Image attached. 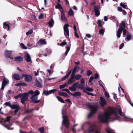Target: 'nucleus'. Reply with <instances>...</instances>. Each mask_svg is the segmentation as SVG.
<instances>
[{
    "instance_id": "obj_1",
    "label": "nucleus",
    "mask_w": 133,
    "mask_h": 133,
    "mask_svg": "<svg viewBox=\"0 0 133 133\" xmlns=\"http://www.w3.org/2000/svg\"><path fill=\"white\" fill-rule=\"evenodd\" d=\"M111 114L109 112H105L104 115L100 114L98 116V120L102 123H108V120L110 118Z\"/></svg>"
},
{
    "instance_id": "obj_2",
    "label": "nucleus",
    "mask_w": 133,
    "mask_h": 133,
    "mask_svg": "<svg viewBox=\"0 0 133 133\" xmlns=\"http://www.w3.org/2000/svg\"><path fill=\"white\" fill-rule=\"evenodd\" d=\"M86 105L90 110V112L87 116L88 118H89L91 117L96 112L98 108L97 106H94L91 104L90 103H87Z\"/></svg>"
},
{
    "instance_id": "obj_3",
    "label": "nucleus",
    "mask_w": 133,
    "mask_h": 133,
    "mask_svg": "<svg viewBox=\"0 0 133 133\" xmlns=\"http://www.w3.org/2000/svg\"><path fill=\"white\" fill-rule=\"evenodd\" d=\"M101 128L96 124L91 125L88 128L87 130L89 133H101Z\"/></svg>"
},
{
    "instance_id": "obj_4",
    "label": "nucleus",
    "mask_w": 133,
    "mask_h": 133,
    "mask_svg": "<svg viewBox=\"0 0 133 133\" xmlns=\"http://www.w3.org/2000/svg\"><path fill=\"white\" fill-rule=\"evenodd\" d=\"M62 113L63 115V118L62 124H64L66 129H68L70 124L69 121L67 117L66 116H63L64 113L63 110H62Z\"/></svg>"
},
{
    "instance_id": "obj_5",
    "label": "nucleus",
    "mask_w": 133,
    "mask_h": 133,
    "mask_svg": "<svg viewBox=\"0 0 133 133\" xmlns=\"http://www.w3.org/2000/svg\"><path fill=\"white\" fill-rule=\"evenodd\" d=\"M123 30V36L124 37L126 33V30L125 29H123V27L122 26H120L118 29V31L117 32V36L118 38H119L121 36V34L122 31Z\"/></svg>"
},
{
    "instance_id": "obj_6",
    "label": "nucleus",
    "mask_w": 133,
    "mask_h": 133,
    "mask_svg": "<svg viewBox=\"0 0 133 133\" xmlns=\"http://www.w3.org/2000/svg\"><path fill=\"white\" fill-rule=\"evenodd\" d=\"M69 26L68 24H66L64 26V34L66 37L67 38H68L69 37V32L68 29Z\"/></svg>"
},
{
    "instance_id": "obj_7",
    "label": "nucleus",
    "mask_w": 133,
    "mask_h": 133,
    "mask_svg": "<svg viewBox=\"0 0 133 133\" xmlns=\"http://www.w3.org/2000/svg\"><path fill=\"white\" fill-rule=\"evenodd\" d=\"M9 83V80L5 77H3V80L2 83V85L1 88L2 90H3L5 86L7 85Z\"/></svg>"
},
{
    "instance_id": "obj_8",
    "label": "nucleus",
    "mask_w": 133,
    "mask_h": 133,
    "mask_svg": "<svg viewBox=\"0 0 133 133\" xmlns=\"http://www.w3.org/2000/svg\"><path fill=\"white\" fill-rule=\"evenodd\" d=\"M28 94L27 93H24L23 95V96L21 98V102L23 104L25 105V102L26 101L28 98Z\"/></svg>"
},
{
    "instance_id": "obj_9",
    "label": "nucleus",
    "mask_w": 133,
    "mask_h": 133,
    "mask_svg": "<svg viewBox=\"0 0 133 133\" xmlns=\"http://www.w3.org/2000/svg\"><path fill=\"white\" fill-rule=\"evenodd\" d=\"M78 84V83L77 82L74 83L72 86L69 87V89L71 91H76L77 90L76 88H77V85Z\"/></svg>"
},
{
    "instance_id": "obj_10",
    "label": "nucleus",
    "mask_w": 133,
    "mask_h": 133,
    "mask_svg": "<svg viewBox=\"0 0 133 133\" xmlns=\"http://www.w3.org/2000/svg\"><path fill=\"white\" fill-rule=\"evenodd\" d=\"M25 58L26 61L30 63H32V61L31 60V56L28 53H26L25 54Z\"/></svg>"
},
{
    "instance_id": "obj_11",
    "label": "nucleus",
    "mask_w": 133,
    "mask_h": 133,
    "mask_svg": "<svg viewBox=\"0 0 133 133\" xmlns=\"http://www.w3.org/2000/svg\"><path fill=\"white\" fill-rule=\"evenodd\" d=\"M12 51L6 50L5 51L4 54L5 57L7 58H10L12 53Z\"/></svg>"
},
{
    "instance_id": "obj_12",
    "label": "nucleus",
    "mask_w": 133,
    "mask_h": 133,
    "mask_svg": "<svg viewBox=\"0 0 133 133\" xmlns=\"http://www.w3.org/2000/svg\"><path fill=\"white\" fill-rule=\"evenodd\" d=\"M99 7L97 6H96L94 7V11L95 12V14L96 16L98 17L100 14V12L99 10Z\"/></svg>"
},
{
    "instance_id": "obj_13",
    "label": "nucleus",
    "mask_w": 133,
    "mask_h": 133,
    "mask_svg": "<svg viewBox=\"0 0 133 133\" xmlns=\"http://www.w3.org/2000/svg\"><path fill=\"white\" fill-rule=\"evenodd\" d=\"M30 99L31 100L32 103H37L40 101V100H37L38 97L35 96H33L31 97Z\"/></svg>"
},
{
    "instance_id": "obj_14",
    "label": "nucleus",
    "mask_w": 133,
    "mask_h": 133,
    "mask_svg": "<svg viewBox=\"0 0 133 133\" xmlns=\"http://www.w3.org/2000/svg\"><path fill=\"white\" fill-rule=\"evenodd\" d=\"M101 101V104L102 107H104L107 104V103L104 98L102 97H100Z\"/></svg>"
},
{
    "instance_id": "obj_15",
    "label": "nucleus",
    "mask_w": 133,
    "mask_h": 133,
    "mask_svg": "<svg viewBox=\"0 0 133 133\" xmlns=\"http://www.w3.org/2000/svg\"><path fill=\"white\" fill-rule=\"evenodd\" d=\"M74 76L75 75H71V77L67 81L68 84L72 83L75 81L76 79H75Z\"/></svg>"
},
{
    "instance_id": "obj_16",
    "label": "nucleus",
    "mask_w": 133,
    "mask_h": 133,
    "mask_svg": "<svg viewBox=\"0 0 133 133\" xmlns=\"http://www.w3.org/2000/svg\"><path fill=\"white\" fill-rule=\"evenodd\" d=\"M22 77H25V80L27 82H29L31 81L32 79V75H22Z\"/></svg>"
},
{
    "instance_id": "obj_17",
    "label": "nucleus",
    "mask_w": 133,
    "mask_h": 133,
    "mask_svg": "<svg viewBox=\"0 0 133 133\" xmlns=\"http://www.w3.org/2000/svg\"><path fill=\"white\" fill-rule=\"evenodd\" d=\"M38 45H42L46 44V42L45 40L44 39H40L37 42Z\"/></svg>"
},
{
    "instance_id": "obj_18",
    "label": "nucleus",
    "mask_w": 133,
    "mask_h": 133,
    "mask_svg": "<svg viewBox=\"0 0 133 133\" xmlns=\"http://www.w3.org/2000/svg\"><path fill=\"white\" fill-rule=\"evenodd\" d=\"M55 64H52L51 65L50 67V70H48L47 71L49 73V75L51 74H52L53 71V69L54 66Z\"/></svg>"
},
{
    "instance_id": "obj_19",
    "label": "nucleus",
    "mask_w": 133,
    "mask_h": 133,
    "mask_svg": "<svg viewBox=\"0 0 133 133\" xmlns=\"http://www.w3.org/2000/svg\"><path fill=\"white\" fill-rule=\"evenodd\" d=\"M71 95L74 97L80 96L81 95V93L79 92H76L74 94L72 93Z\"/></svg>"
},
{
    "instance_id": "obj_20",
    "label": "nucleus",
    "mask_w": 133,
    "mask_h": 133,
    "mask_svg": "<svg viewBox=\"0 0 133 133\" xmlns=\"http://www.w3.org/2000/svg\"><path fill=\"white\" fill-rule=\"evenodd\" d=\"M56 9H58L61 12H63L62 8L61 5L59 3L58 4L55 6Z\"/></svg>"
},
{
    "instance_id": "obj_21",
    "label": "nucleus",
    "mask_w": 133,
    "mask_h": 133,
    "mask_svg": "<svg viewBox=\"0 0 133 133\" xmlns=\"http://www.w3.org/2000/svg\"><path fill=\"white\" fill-rule=\"evenodd\" d=\"M79 69V67L78 66H76L74 68V69L72 71V72L71 75H74L76 72L78 70V69Z\"/></svg>"
},
{
    "instance_id": "obj_22",
    "label": "nucleus",
    "mask_w": 133,
    "mask_h": 133,
    "mask_svg": "<svg viewBox=\"0 0 133 133\" xmlns=\"http://www.w3.org/2000/svg\"><path fill=\"white\" fill-rule=\"evenodd\" d=\"M63 12H61V20L63 21H66L67 20L66 18L65 15L64 14Z\"/></svg>"
},
{
    "instance_id": "obj_23",
    "label": "nucleus",
    "mask_w": 133,
    "mask_h": 133,
    "mask_svg": "<svg viewBox=\"0 0 133 133\" xmlns=\"http://www.w3.org/2000/svg\"><path fill=\"white\" fill-rule=\"evenodd\" d=\"M93 90L92 89L88 87L86 88L85 89H84L83 90V91L84 93L88 92H87V91L89 92H92Z\"/></svg>"
},
{
    "instance_id": "obj_24",
    "label": "nucleus",
    "mask_w": 133,
    "mask_h": 133,
    "mask_svg": "<svg viewBox=\"0 0 133 133\" xmlns=\"http://www.w3.org/2000/svg\"><path fill=\"white\" fill-rule=\"evenodd\" d=\"M35 82L36 86L39 88L42 87V85L38 80L36 79L35 81Z\"/></svg>"
},
{
    "instance_id": "obj_25",
    "label": "nucleus",
    "mask_w": 133,
    "mask_h": 133,
    "mask_svg": "<svg viewBox=\"0 0 133 133\" xmlns=\"http://www.w3.org/2000/svg\"><path fill=\"white\" fill-rule=\"evenodd\" d=\"M3 27L5 29H6L7 30H9V26L6 23V22H4V23Z\"/></svg>"
},
{
    "instance_id": "obj_26",
    "label": "nucleus",
    "mask_w": 133,
    "mask_h": 133,
    "mask_svg": "<svg viewBox=\"0 0 133 133\" xmlns=\"http://www.w3.org/2000/svg\"><path fill=\"white\" fill-rule=\"evenodd\" d=\"M15 61H22L23 60V58L21 56H17L15 58Z\"/></svg>"
},
{
    "instance_id": "obj_27",
    "label": "nucleus",
    "mask_w": 133,
    "mask_h": 133,
    "mask_svg": "<svg viewBox=\"0 0 133 133\" xmlns=\"http://www.w3.org/2000/svg\"><path fill=\"white\" fill-rule=\"evenodd\" d=\"M54 23V21L52 19H51L50 21L48 23V24L51 28L53 26Z\"/></svg>"
},
{
    "instance_id": "obj_28",
    "label": "nucleus",
    "mask_w": 133,
    "mask_h": 133,
    "mask_svg": "<svg viewBox=\"0 0 133 133\" xmlns=\"http://www.w3.org/2000/svg\"><path fill=\"white\" fill-rule=\"evenodd\" d=\"M77 87L78 89H80L81 90H83L84 88L85 85L84 84H79L77 85Z\"/></svg>"
},
{
    "instance_id": "obj_29",
    "label": "nucleus",
    "mask_w": 133,
    "mask_h": 133,
    "mask_svg": "<svg viewBox=\"0 0 133 133\" xmlns=\"http://www.w3.org/2000/svg\"><path fill=\"white\" fill-rule=\"evenodd\" d=\"M10 108L12 109H16L19 108L17 104H12L11 105Z\"/></svg>"
},
{
    "instance_id": "obj_30",
    "label": "nucleus",
    "mask_w": 133,
    "mask_h": 133,
    "mask_svg": "<svg viewBox=\"0 0 133 133\" xmlns=\"http://www.w3.org/2000/svg\"><path fill=\"white\" fill-rule=\"evenodd\" d=\"M13 78L16 80H19L20 79L21 77L20 75H13Z\"/></svg>"
},
{
    "instance_id": "obj_31",
    "label": "nucleus",
    "mask_w": 133,
    "mask_h": 133,
    "mask_svg": "<svg viewBox=\"0 0 133 133\" xmlns=\"http://www.w3.org/2000/svg\"><path fill=\"white\" fill-rule=\"evenodd\" d=\"M71 46V44H70L69 46H67L66 48V51L65 52V56H66L67 55V54L69 51L70 49V46Z\"/></svg>"
},
{
    "instance_id": "obj_32",
    "label": "nucleus",
    "mask_w": 133,
    "mask_h": 133,
    "mask_svg": "<svg viewBox=\"0 0 133 133\" xmlns=\"http://www.w3.org/2000/svg\"><path fill=\"white\" fill-rule=\"evenodd\" d=\"M118 112L122 116H124L125 114L123 113L121 108H119L118 110Z\"/></svg>"
},
{
    "instance_id": "obj_33",
    "label": "nucleus",
    "mask_w": 133,
    "mask_h": 133,
    "mask_svg": "<svg viewBox=\"0 0 133 133\" xmlns=\"http://www.w3.org/2000/svg\"><path fill=\"white\" fill-rule=\"evenodd\" d=\"M56 98L59 101L63 103H65L63 100L60 97L57 96H56Z\"/></svg>"
},
{
    "instance_id": "obj_34",
    "label": "nucleus",
    "mask_w": 133,
    "mask_h": 133,
    "mask_svg": "<svg viewBox=\"0 0 133 133\" xmlns=\"http://www.w3.org/2000/svg\"><path fill=\"white\" fill-rule=\"evenodd\" d=\"M68 14L69 15L72 16L74 15V12L71 8H70L68 11Z\"/></svg>"
},
{
    "instance_id": "obj_35",
    "label": "nucleus",
    "mask_w": 133,
    "mask_h": 133,
    "mask_svg": "<svg viewBox=\"0 0 133 133\" xmlns=\"http://www.w3.org/2000/svg\"><path fill=\"white\" fill-rule=\"evenodd\" d=\"M20 45L21 48L23 49H27V47L23 43H21L20 44Z\"/></svg>"
},
{
    "instance_id": "obj_36",
    "label": "nucleus",
    "mask_w": 133,
    "mask_h": 133,
    "mask_svg": "<svg viewBox=\"0 0 133 133\" xmlns=\"http://www.w3.org/2000/svg\"><path fill=\"white\" fill-rule=\"evenodd\" d=\"M23 96V94H19L17 95L14 96V98L16 99H17L18 98L22 97Z\"/></svg>"
},
{
    "instance_id": "obj_37",
    "label": "nucleus",
    "mask_w": 133,
    "mask_h": 133,
    "mask_svg": "<svg viewBox=\"0 0 133 133\" xmlns=\"http://www.w3.org/2000/svg\"><path fill=\"white\" fill-rule=\"evenodd\" d=\"M111 112L112 114H117V111L116 110L112 108H111Z\"/></svg>"
},
{
    "instance_id": "obj_38",
    "label": "nucleus",
    "mask_w": 133,
    "mask_h": 133,
    "mask_svg": "<svg viewBox=\"0 0 133 133\" xmlns=\"http://www.w3.org/2000/svg\"><path fill=\"white\" fill-rule=\"evenodd\" d=\"M66 85L67 84L66 83H65L62 85H60L59 86V88L61 89L64 88L66 86Z\"/></svg>"
},
{
    "instance_id": "obj_39",
    "label": "nucleus",
    "mask_w": 133,
    "mask_h": 133,
    "mask_svg": "<svg viewBox=\"0 0 133 133\" xmlns=\"http://www.w3.org/2000/svg\"><path fill=\"white\" fill-rule=\"evenodd\" d=\"M82 75H75L74 77L75 79L77 80H79L81 78Z\"/></svg>"
},
{
    "instance_id": "obj_40",
    "label": "nucleus",
    "mask_w": 133,
    "mask_h": 133,
    "mask_svg": "<svg viewBox=\"0 0 133 133\" xmlns=\"http://www.w3.org/2000/svg\"><path fill=\"white\" fill-rule=\"evenodd\" d=\"M35 109H32L31 110H25V112L26 113L31 112H32L35 110Z\"/></svg>"
},
{
    "instance_id": "obj_41",
    "label": "nucleus",
    "mask_w": 133,
    "mask_h": 133,
    "mask_svg": "<svg viewBox=\"0 0 133 133\" xmlns=\"http://www.w3.org/2000/svg\"><path fill=\"white\" fill-rule=\"evenodd\" d=\"M43 93L44 95L46 96L48 95L49 94V91H48L47 90H44L43 91Z\"/></svg>"
},
{
    "instance_id": "obj_42",
    "label": "nucleus",
    "mask_w": 133,
    "mask_h": 133,
    "mask_svg": "<svg viewBox=\"0 0 133 133\" xmlns=\"http://www.w3.org/2000/svg\"><path fill=\"white\" fill-rule=\"evenodd\" d=\"M39 130L40 132L41 133H44V127H42L39 129Z\"/></svg>"
},
{
    "instance_id": "obj_43",
    "label": "nucleus",
    "mask_w": 133,
    "mask_h": 133,
    "mask_svg": "<svg viewBox=\"0 0 133 133\" xmlns=\"http://www.w3.org/2000/svg\"><path fill=\"white\" fill-rule=\"evenodd\" d=\"M4 105H5L6 106H8L11 107V105L10 103L9 102H7L5 103L4 104Z\"/></svg>"
},
{
    "instance_id": "obj_44",
    "label": "nucleus",
    "mask_w": 133,
    "mask_h": 133,
    "mask_svg": "<svg viewBox=\"0 0 133 133\" xmlns=\"http://www.w3.org/2000/svg\"><path fill=\"white\" fill-rule=\"evenodd\" d=\"M6 122V121L5 119L3 118L1 120V121H0V123L1 124H3L4 123H5Z\"/></svg>"
},
{
    "instance_id": "obj_45",
    "label": "nucleus",
    "mask_w": 133,
    "mask_h": 133,
    "mask_svg": "<svg viewBox=\"0 0 133 133\" xmlns=\"http://www.w3.org/2000/svg\"><path fill=\"white\" fill-rule=\"evenodd\" d=\"M33 32V30L32 29H31L29 30L26 33V34L27 35H28L31 34Z\"/></svg>"
},
{
    "instance_id": "obj_46",
    "label": "nucleus",
    "mask_w": 133,
    "mask_h": 133,
    "mask_svg": "<svg viewBox=\"0 0 133 133\" xmlns=\"http://www.w3.org/2000/svg\"><path fill=\"white\" fill-rule=\"evenodd\" d=\"M104 95L107 98H109L110 96L109 94L107 91H105V92L104 93Z\"/></svg>"
},
{
    "instance_id": "obj_47",
    "label": "nucleus",
    "mask_w": 133,
    "mask_h": 133,
    "mask_svg": "<svg viewBox=\"0 0 133 133\" xmlns=\"http://www.w3.org/2000/svg\"><path fill=\"white\" fill-rule=\"evenodd\" d=\"M131 38V36L130 35V34H128L127 36V37H126V38L127 39L128 41H129V40H130V39Z\"/></svg>"
},
{
    "instance_id": "obj_48",
    "label": "nucleus",
    "mask_w": 133,
    "mask_h": 133,
    "mask_svg": "<svg viewBox=\"0 0 133 133\" xmlns=\"http://www.w3.org/2000/svg\"><path fill=\"white\" fill-rule=\"evenodd\" d=\"M121 25L124 28L125 27V24L124 22L123 21H122L121 23Z\"/></svg>"
},
{
    "instance_id": "obj_49",
    "label": "nucleus",
    "mask_w": 133,
    "mask_h": 133,
    "mask_svg": "<svg viewBox=\"0 0 133 133\" xmlns=\"http://www.w3.org/2000/svg\"><path fill=\"white\" fill-rule=\"evenodd\" d=\"M40 94L39 92V91L38 90H36L35 91V95L34 96H36Z\"/></svg>"
},
{
    "instance_id": "obj_50",
    "label": "nucleus",
    "mask_w": 133,
    "mask_h": 133,
    "mask_svg": "<svg viewBox=\"0 0 133 133\" xmlns=\"http://www.w3.org/2000/svg\"><path fill=\"white\" fill-rule=\"evenodd\" d=\"M57 90L56 89H52L51 90L49 91V94H51L52 93H54V92H55Z\"/></svg>"
},
{
    "instance_id": "obj_51",
    "label": "nucleus",
    "mask_w": 133,
    "mask_h": 133,
    "mask_svg": "<svg viewBox=\"0 0 133 133\" xmlns=\"http://www.w3.org/2000/svg\"><path fill=\"white\" fill-rule=\"evenodd\" d=\"M46 52L47 54H50L51 53V50L48 48H47L46 49Z\"/></svg>"
},
{
    "instance_id": "obj_52",
    "label": "nucleus",
    "mask_w": 133,
    "mask_h": 133,
    "mask_svg": "<svg viewBox=\"0 0 133 133\" xmlns=\"http://www.w3.org/2000/svg\"><path fill=\"white\" fill-rule=\"evenodd\" d=\"M69 75H65L64 77H63L61 79V81H63L66 78H68L69 77Z\"/></svg>"
},
{
    "instance_id": "obj_53",
    "label": "nucleus",
    "mask_w": 133,
    "mask_h": 133,
    "mask_svg": "<svg viewBox=\"0 0 133 133\" xmlns=\"http://www.w3.org/2000/svg\"><path fill=\"white\" fill-rule=\"evenodd\" d=\"M120 5L123 7L124 9H125L126 8L127 5L121 3L120 4Z\"/></svg>"
},
{
    "instance_id": "obj_54",
    "label": "nucleus",
    "mask_w": 133,
    "mask_h": 133,
    "mask_svg": "<svg viewBox=\"0 0 133 133\" xmlns=\"http://www.w3.org/2000/svg\"><path fill=\"white\" fill-rule=\"evenodd\" d=\"M11 118V117L10 116H7L6 118V121L7 122H9L10 120V118Z\"/></svg>"
},
{
    "instance_id": "obj_55",
    "label": "nucleus",
    "mask_w": 133,
    "mask_h": 133,
    "mask_svg": "<svg viewBox=\"0 0 133 133\" xmlns=\"http://www.w3.org/2000/svg\"><path fill=\"white\" fill-rule=\"evenodd\" d=\"M97 23L99 26L100 27L102 26V25L101 24V21L99 19L98 20Z\"/></svg>"
},
{
    "instance_id": "obj_56",
    "label": "nucleus",
    "mask_w": 133,
    "mask_h": 133,
    "mask_svg": "<svg viewBox=\"0 0 133 133\" xmlns=\"http://www.w3.org/2000/svg\"><path fill=\"white\" fill-rule=\"evenodd\" d=\"M99 33L101 34H103L104 33V31L103 29H101L99 31Z\"/></svg>"
},
{
    "instance_id": "obj_57",
    "label": "nucleus",
    "mask_w": 133,
    "mask_h": 133,
    "mask_svg": "<svg viewBox=\"0 0 133 133\" xmlns=\"http://www.w3.org/2000/svg\"><path fill=\"white\" fill-rule=\"evenodd\" d=\"M94 77L92 76L90 77L89 81V83H91L94 79Z\"/></svg>"
},
{
    "instance_id": "obj_58",
    "label": "nucleus",
    "mask_w": 133,
    "mask_h": 133,
    "mask_svg": "<svg viewBox=\"0 0 133 133\" xmlns=\"http://www.w3.org/2000/svg\"><path fill=\"white\" fill-rule=\"evenodd\" d=\"M67 44V43L66 42H62L60 45V46H63L64 45H66Z\"/></svg>"
},
{
    "instance_id": "obj_59",
    "label": "nucleus",
    "mask_w": 133,
    "mask_h": 133,
    "mask_svg": "<svg viewBox=\"0 0 133 133\" xmlns=\"http://www.w3.org/2000/svg\"><path fill=\"white\" fill-rule=\"evenodd\" d=\"M86 123L87 124H88V125H90V126H89V127H88V128L90 127L91 125H93L94 124H92V123L91 122H86Z\"/></svg>"
},
{
    "instance_id": "obj_60",
    "label": "nucleus",
    "mask_w": 133,
    "mask_h": 133,
    "mask_svg": "<svg viewBox=\"0 0 133 133\" xmlns=\"http://www.w3.org/2000/svg\"><path fill=\"white\" fill-rule=\"evenodd\" d=\"M64 97H69V95L66 93L64 92V94H63V96Z\"/></svg>"
},
{
    "instance_id": "obj_61",
    "label": "nucleus",
    "mask_w": 133,
    "mask_h": 133,
    "mask_svg": "<svg viewBox=\"0 0 133 133\" xmlns=\"http://www.w3.org/2000/svg\"><path fill=\"white\" fill-rule=\"evenodd\" d=\"M106 131L108 133H114V132L110 130H108L107 129H106Z\"/></svg>"
},
{
    "instance_id": "obj_62",
    "label": "nucleus",
    "mask_w": 133,
    "mask_h": 133,
    "mask_svg": "<svg viewBox=\"0 0 133 133\" xmlns=\"http://www.w3.org/2000/svg\"><path fill=\"white\" fill-rule=\"evenodd\" d=\"M3 125L6 128H7L8 129H9V125L7 124H3Z\"/></svg>"
},
{
    "instance_id": "obj_63",
    "label": "nucleus",
    "mask_w": 133,
    "mask_h": 133,
    "mask_svg": "<svg viewBox=\"0 0 133 133\" xmlns=\"http://www.w3.org/2000/svg\"><path fill=\"white\" fill-rule=\"evenodd\" d=\"M85 81L84 79L83 78H82L81 80V83L84 84V83Z\"/></svg>"
},
{
    "instance_id": "obj_64",
    "label": "nucleus",
    "mask_w": 133,
    "mask_h": 133,
    "mask_svg": "<svg viewBox=\"0 0 133 133\" xmlns=\"http://www.w3.org/2000/svg\"><path fill=\"white\" fill-rule=\"evenodd\" d=\"M71 130L74 133H76V130L74 127L72 128Z\"/></svg>"
}]
</instances>
